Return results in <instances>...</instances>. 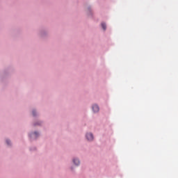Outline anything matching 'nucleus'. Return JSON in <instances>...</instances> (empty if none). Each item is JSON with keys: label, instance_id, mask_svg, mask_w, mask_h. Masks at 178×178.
Returning <instances> with one entry per match:
<instances>
[{"label": "nucleus", "instance_id": "nucleus-1", "mask_svg": "<svg viewBox=\"0 0 178 178\" xmlns=\"http://www.w3.org/2000/svg\"><path fill=\"white\" fill-rule=\"evenodd\" d=\"M86 138L88 141H92V140H94V136H92V134H87Z\"/></svg>", "mask_w": 178, "mask_h": 178}, {"label": "nucleus", "instance_id": "nucleus-5", "mask_svg": "<svg viewBox=\"0 0 178 178\" xmlns=\"http://www.w3.org/2000/svg\"><path fill=\"white\" fill-rule=\"evenodd\" d=\"M33 135L35 136V138H36V137H38V132H34Z\"/></svg>", "mask_w": 178, "mask_h": 178}, {"label": "nucleus", "instance_id": "nucleus-4", "mask_svg": "<svg viewBox=\"0 0 178 178\" xmlns=\"http://www.w3.org/2000/svg\"><path fill=\"white\" fill-rule=\"evenodd\" d=\"M102 27L103 30H106V24L105 23H102Z\"/></svg>", "mask_w": 178, "mask_h": 178}, {"label": "nucleus", "instance_id": "nucleus-2", "mask_svg": "<svg viewBox=\"0 0 178 178\" xmlns=\"http://www.w3.org/2000/svg\"><path fill=\"white\" fill-rule=\"evenodd\" d=\"M93 112H98L99 111V107L97 105L95 104L92 106Z\"/></svg>", "mask_w": 178, "mask_h": 178}, {"label": "nucleus", "instance_id": "nucleus-3", "mask_svg": "<svg viewBox=\"0 0 178 178\" xmlns=\"http://www.w3.org/2000/svg\"><path fill=\"white\" fill-rule=\"evenodd\" d=\"M73 163H74V165H76V166H79V165H80V161H79L78 159H73Z\"/></svg>", "mask_w": 178, "mask_h": 178}, {"label": "nucleus", "instance_id": "nucleus-7", "mask_svg": "<svg viewBox=\"0 0 178 178\" xmlns=\"http://www.w3.org/2000/svg\"><path fill=\"white\" fill-rule=\"evenodd\" d=\"M33 116H35V111H33Z\"/></svg>", "mask_w": 178, "mask_h": 178}, {"label": "nucleus", "instance_id": "nucleus-6", "mask_svg": "<svg viewBox=\"0 0 178 178\" xmlns=\"http://www.w3.org/2000/svg\"><path fill=\"white\" fill-rule=\"evenodd\" d=\"M6 144H8V145H10V140H6Z\"/></svg>", "mask_w": 178, "mask_h": 178}]
</instances>
